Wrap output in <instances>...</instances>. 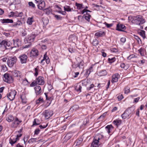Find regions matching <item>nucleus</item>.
Instances as JSON below:
<instances>
[{
  "instance_id": "nucleus-1",
  "label": "nucleus",
  "mask_w": 147,
  "mask_h": 147,
  "mask_svg": "<svg viewBox=\"0 0 147 147\" xmlns=\"http://www.w3.org/2000/svg\"><path fill=\"white\" fill-rule=\"evenodd\" d=\"M134 20H132L136 24L140 25L141 24H143L145 22V20L142 18V16L141 15H139L134 17Z\"/></svg>"
},
{
  "instance_id": "nucleus-2",
  "label": "nucleus",
  "mask_w": 147,
  "mask_h": 147,
  "mask_svg": "<svg viewBox=\"0 0 147 147\" xmlns=\"http://www.w3.org/2000/svg\"><path fill=\"white\" fill-rule=\"evenodd\" d=\"M134 109L133 108H131L126 110L124 113L121 115L122 118L125 119L129 117V115L134 111Z\"/></svg>"
},
{
  "instance_id": "nucleus-3",
  "label": "nucleus",
  "mask_w": 147,
  "mask_h": 147,
  "mask_svg": "<svg viewBox=\"0 0 147 147\" xmlns=\"http://www.w3.org/2000/svg\"><path fill=\"white\" fill-rule=\"evenodd\" d=\"M17 61V58L16 57H10L7 61V63L9 67H11L15 64Z\"/></svg>"
},
{
  "instance_id": "nucleus-4",
  "label": "nucleus",
  "mask_w": 147,
  "mask_h": 147,
  "mask_svg": "<svg viewBox=\"0 0 147 147\" xmlns=\"http://www.w3.org/2000/svg\"><path fill=\"white\" fill-rule=\"evenodd\" d=\"M36 36V35L33 32L29 35L28 37L24 39L25 43H30L31 42H33Z\"/></svg>"
},
{
  "instance_id": "nucleus-5",
  "label": "nucleus",
  "mask_w": 147,
  "mask_h": 147,
  "mask_svg": "<svg viewBox=\"0 0 147 147\" xmlns=\"http://www.w3.org/2000/svg\"><path fill=\"white\" fill-rule=\"evenodd\" d=\"M16 93L17 92L15 90L11 91L7 94V97L11 101L13 100L15 98Z\"/></svg>"
},
{
  "instance_id": "nucleus-6",
  "label": "nucleus",
  "mask_w": 147,
  "mask_h": 147,
  "mask_svg": "<svg viewBox=\"0 0 147 147\" xmlns=\"http://www.w3.org/2000/svg\"><path fill=\"white\" fill-rule=\"evenodd\" d=\"M28 57L27 55L25 54L20 55L19 57V58L21 63L22 64L26 63Z\"/></svg>"
},
{
  "instance_id": "nucleus-7",
  "label": "nucleus",
  "mask_w": 147,
  "mask_h": 147,
  "mask_svg": "<svg viewBox=\"0 0 147 147\" xmlns=\"http://www.w3.org/2000/svg\"><path fill=\"white\" fill-rule=\"evenodd\" d=\"M22 135V134H19L17 135L16 136V138L15 140H13L11 138H10L9 140V143L11 144V146H13L14 144L16 143L17 141L19 140V138L21 137Z\"/></svg>"
},
{
  "instance_id": "nucleus-8",
  "label": "nucleus",
  "mask_w": 147,
  "mask_h": 147,
  "mask_svg": "<svg viewBox=\"0 0 147 147\" xmlns=\"http://www.w3.org/2000/svg\"><path fill=\"white\" fill-rule=\"evenodd\" d=\"M14 120V122L12 123L11 125V127L13 128L17 127L19 124L22 122V121L19 120L17 117H16Z\"/></svg>"
},
{
  "instance_id": "nucleus-9",
  "label": "nucleus",
  "mask_w": 147,
  "mask_h": 147,
  "mask_svg": "<svg viewBox=\"0 0 147 147\" xmlns=\"http://www.w3.org/2000/svg\"><path fill=\"white\" fill-rule=\"evenodd\" d=\"M100 139V138L97 137H96L95 138H94L91 144V147H98V143Z\"/></svg>"
},
{
  "instance_id": "nucleus-10",
  "label": "nucleus",
  "mask_w": 147,
  "mask_h": 147,
  "mask_svg": "<svg viewBox=\"0 0 147 147\" xmlns=\"http://www.w3.org/2000/svg\"><path fill=\"white\" fill-rule=\"evenodd\" d=\"M38 51L36 49H33L30 53V56L32 57H36L38 55Z\"/></svg>"
},
{
  "instance_id": "nucleus-11",
  "label": "nucleus",
  "mask_w": 147,
  "mask_h": 147,
  "mask_svg": "<svg viewBox=\"0 0 147 147\" xmlns=\"http://www.w3.org/2000/svg\"><path fill=\"white\" fill-rule=\"evenodd\" d=\"M4 78L5 79V82L9 83L13 81L12 77L9 76V74L7 73H5L4 75Z\"/></svg>"
},
{
  "instance_id": "nucleus-12",
  "label": "nucleus",
  "mask_w": 147,
  "mask_h": 147,
  "mask_svg": "<svg viewBox=\"0 0 147 147\" xmlns=\"http://www.w3.org/2000/svg\"><path fill=\"white\" fill-rule=\"evenodd\" d=\"M36 83L39 85H43L45 83L43 78L41 76H39L36 78Z\"/></svg>"
},
{
  "instance_id": "nucleus-13",
  "label": "nucleus",
  "mask_w": 147,
  "mask_h": 147,
  "mask_svg": "<svg viewBox=\"0 0 147 147\" xmlns=\"http://www.w3.org/2000/svg\"><path fill=\"white\" fill-rule=\"evenodd\" d=\"M126 29V27L123 24H118L116 27V30L121 31H124V30Z\"/></svg>"
},
{
  "instance_id": "nucleus-14",
  "label": "nucleus",
  "mask_w": 147,
  "mask_h": 147,
  "mask_svg": "<svg viewBox=\"0 0 147 147\" xmlns=\"http://www.w3.org/2000/svg\"><path fill=\"white\" fill-rule=\"evenodd\" d=\"M13 45L15 47H19L21 46V41L19 39L16 38L15 39H13Z\"/></svg>"
},
{
  "instance_id": "nucleus-15",
  "label": "nucleus",
  "mask_w": 147,
  "mask_h": 147,
  "mask_svg": "<svg viewBox=\"0 0 147 147\" xmlns=\"http://www.w3.org/2000/svg\"><path fill=\"white\" fill-rule=\"evenodd\" d=\"M53 115V113L51 111L48 110H45V116L46 119H48L50 117Z\"/></svg>"
},
{
  "instance_id": "nucleus-16",
  "label": "nucleus",
  "mask_w": 147,
  "mask_h": 147,
  "mask_svg": "<svg viewBox=\"0 0 147 147\" xmlns=\"http://www.w3.org/2000/svg\"><path fill=\"white\" fill-rule=\"evenodd\" d=\"M12 75L14 77H20L22 75L21 73L18 70H14L12 72Z\"/></svg>"
},
{
  "instance_id": "nucleus-17",
  "label": "nucleus",
  "mask_w": 147,
  "mask_h": 147,
  "mask_svg": "<svg viewBox=\"0 0 147 147\" xmlns=\"http://www.w3.org/2000/svg\"><path fill=\"white\" fill-rule=\"evenodd\" d=\"M119 76L118 74L113 75L112 76V82H115L118 81V78Z\"/></svg>"
},
{
  "instance_id": "nucleus-18",
  "label": "nucleus",
  "mask_w": 147,
  "mask_h": 147,
  "mask_svg": "<svg viewBox=\"0 0 147 147\" xmlns=\"http://www.w3.org/2000/svg\"><path fill=\"white\" fill-rule=\"evenodd\" d=\"M34 89L37 95H39L41 93L42 90L40 86H37L34 88Z\"/></svg>"
},
{
  "instance_id": "nucleus-19",
  "label": "nucleus",
  "mask_w": 147,
  "mask_h": 147,
  "mask_svg": "<svg viewBox=\"0 0 147 147\" xmlns=\"http://www.w3.org/2000/svg\"><path fill=\"white\" fill-rule=\"evenodd\" d=\"M1 22L2 23H13V20L12 19H3L0 20Z\"/></svg>"
},
{
  "instance_id": "nucleus-20",
  "label": "nucleus",
  "mask_w": 147,
  "mask_h": 147,
  "mask_svg": "<svg viewBox=\"0 0 147 147\" xmlns=\"http://www.w3.org/2000/svg\"><path fill=\"white\" fill-rule=\"evenodd\" d=\"M38 4L37 5L38 8L40 9H43L45 6V3L44 1H42Z\"/></svg>"
},
{
  "instance_id": "nucleus-21",
  "label": "nucleus",
  "mask_w": 147,
  "mask_h": 147,
  "mask_svg": "<svg viewBox=\"0 0 147 147\" xmlns=\"http://www.w3.org/2000/svg\"><path fill=\"white\" fill-rule=\"evenodd\" d=\"M113 128V127L112 125H108L105 127V129L107 132L109 134Z\"/></svg>"
},
{
  "instance_id": "nucleus-22",
  "label": "nucleus",
  "mask_w": 147,
  "mask_h": 147,
  "mask_svg": "<svg viewBox=\"0 0 147 147\" xmlns=\"http://www.w3.org/2000/svg\"><path fill=\"white\" fill-rule=\"evenodd\" d=\"M1 45L0 46V47H2L3 48H5L6 47V46H9L8 45V42L5 40H3L1 42Z\"/></svg>"
},
{
  "instance_id": "nucleus-23",
  "label": "nucleus",
  "mask_w": 147,
  "mask_h": 147,
  "mask_svg": "<svg viewBox=\"0 0 147 147\" xmlns=\"http://www.w3.org/2000/svg\"><path fill=\"white\" fill-rule=\"evenodd\" d=\"M107 72L105 70H102L100 71L98 73V75L100 76H106L107 75Z\"/></svg>"
},
{
  "instance_id": "nucleus-24",
  "label": "nucleus",
  "mask_w": 147,
  "mask_h": 147,
  "mask_svg": "<svg viewBox=\"0 0 147 147\" xmlns=\"http://www.w3.org/2000/svg\"><path fill=\"white\" fill-rule=\"evenodd\" d=\"M83 17L84 18H85L88 22H89L90 21V18L91 17V16L89 13H88V12H86V14L84 15Z\"/></svg>"
},
{
  "instance_id": "nucleus-25",
  "label": "nucleus",
  "mask_w": 147,
  "mask_h": 147,
  "mask_svg": "<svg viewBox=\"0 0 147 147\" xmlns=\"http://www.w3.org/2000/svg\"><path fill=\"white\" fill-rule=\"evenodd\" d=\"M33 18V16L31 17L28 18L26 22L29 25H32V22H34Z\"/></svg>"
},
{
  "instance_id": "nucleus-26",
  "label": "nucleus",
  "mask_w": 147,
  "mask_h": 147,
  "mask_svg": "<svg viewBox=\"0 0 147 147\" xmlns=\"http://www.w3.org/2000/svg\"><path fill=\"white\" fill-rule=\"evenodd\" d=\"M78 67L80 69H82L83 68L84 62L82 61H81L77 63Z\"/></svg>"
},
{
  "instance_id": "nucleus-27",
  "label": "nucleus",
  "mask_w": 147,
  "mask_h": 147,
  "mask_svg": "<svg viewBox=\"0 0 147 147\" xmlns=\"http://www.w3.org/2000/svg\"><path fill=\"white\" fill-rule=\"evenodd\" d=\"M83 139L82 138H79L78 140H76L74 144H76V146L80 145L82 142Z\"/></svg>"
},
{
  "instance_id": "nucleus-28",
  "label": "nucleus",
  "mask_w": 147,
  "mask_h": 147,
  "mask_svg": "<svg viewBox=\"0 0 147 147\" xmlns=\"http://www.w3.org/2000/svg\"><path fill=\"white\" fill-rule=\"evenodd\" d=\"M105 33L104 32L101 31L98 32L96 33L95 34V36L98 37H99L102 36Z\"/></svg>"
},
{
  "instance_id": "nucleus-29",
  "label": "nucleus",
  "mask_w": 147,
  "mask_h": 147,
  "mask_svg": "<svg viewBox=\"0 0 147 147\" xmlns=\"http://www.w3.org/2000/svg\"><path fill=\"white\" fill-rule=\"evenodd\" d=\"M42 21L45 26H46L49 23V20L47 18H42Z\"/></svg>"
},
{
  "instance_id": "nucleus-30",
  "label": "nucleus",
  "mask_w": 147,
  "mask_h": 147,
  "mask_svg": "<svg viewBox=\"0 0 147 147\" xmlns=\"http://www.w3.org/2000/svg\"><path fill=\"white\" fill-rule=\"evenodd\" d=\"M20 98L22 100V102L24 103H26V99L25 95L24 94H22V95H21L20 96Z\"/></svg>"
},
{
  "instance_id": "nucleus-31",
  "label": "nucleus",
  "mask_w": 147,
  "mask_h": 147,
  "mask_svg": "<svg viewBox=\"0 0 147 147\" xmlns=\"http://www.w3.org/2000/svg\"><path fill=\"white\" fill-rule=\"evenodd\" d=\"M121 120L116 119L113 121V123L115 125L118 126V125L121 124Z\"/></svg>"
},
{
  "instance_id": "nucleus-32",
  "label": "nucleus",
  "mask_w": 147,
  "mask_h": 147,
  "mask_svg": "<svg viewBox=\"0 0 147 147\" xmlns=\"http://www.w3.org/2000/svg\"><path fill=\"white\" fill-rule=\"evenodd\" d=\"M14 117L11 115H9L8 116L7 120L9 122H10L14 120Z\"/></svg>"
},
{
  "instance_id": "nucleus-33",
  "label": "nucleus",
  "mask_w": 147,
  "mask_h": 147,
  "mask_svg": "<svg viewBox=\"0 0 147 147\" xmlns=\"http://www.w3.org/2000/svg\"><path fill=\"white\" fill-rule=\"evenodd\" d=\"M82 86L80 85H77L75 86V89L77 92H80L81 91Z\"/></svg>"
},
{
  "instance_id": "nucleus-34",
  "label": "nucleus",
  "mask_w": 147,
  "mask_h": 147,
  "mask_svg": "<svg viewBox=\"0 0 147 147\" xmlns=\"http://www.w3.org/2000/svg\"><path fill=\"white\" fill-rule=\"evenodd\" d=\"M1 71L5 72L7 70V68L5 65H1Z\"/></svg>"
},
{
  "instance_id": "nucleus-35",
  "label": "nucleus",
  "mask_w": 147,
  "mask_h": 147,
  "mask_svg": "<svg viewBox=\"0 0 147 147\" xmlns=\"http://www.w3.org/2000/svg\"><path fill=\"white\" fill-rule=\"evenodd\" d=\"M76 5L77 6V9H81L84 7H82V5L81 4L78 3H76Z\"/></svg>"
},
{
  "instance_id": "nucleus-36",
  "label": "nucleus",
  "mask_w": 147,
  "mask_h": 147,
  "mask_svg": "<svg viewBox=\"0 0 147 147\" xmlns=\"http://www.w3.org/2000/svg\"><path fill=\"white\" fill-rule=\"evenodd\" d=\"M36 104H38L40 102H44L43 98L41 97H40L38 99L36 100Z\"/></svg>"
},
{
  "instance_id": "nucleus-37",
  "label": "nucleus",
  "mask_w": 147,
  "mask_h": 147,
  "mask_svg": "<svg viewBox=\"0 0 147 147\" xmlns=\"http://www.w3.org/2000/svg\"><path fill=\"white\" fill-rule=\"evenodd\" d=\"M13 1L11 3V5L14 4H19L20 2L21 1L20 0H13Z\"/></svg>"
},
{
  "instance_id": "nucleus-38",
  "label": "nucleus",
  "mask_w": 147,
  "mask_h": 147,
  "mask_svg": "<svg viewBox=\"0 0 147 147\" xmlns=\"http://www.w3.org/2000/svg\"><path fill=\"white\" fill-rule=\"evenodd\" d=\"M130 88L128 86L126 87L125 88V92L124 93L125 94H127L129 93L130 92Z\"/></svg>"
},
{
  "instance_id": "nucleus-39",
  "label": "nucleus",
  "mask_w": 147,
  "mask_h": 147,
  "mask_svg": "<svg viewBox=\"0 0 147 147\" xmlns=\"http://www.w3.org/2000/svg\"><path fill=\"white\" fill-rule=\"evenodd\" d=\"M64 10L67 11H70L71 9L69 6L66 5L64 7Z\"/></svg>"
},
{
  "instance_id": "nucleus-40",
  "label": "nucleus",
  "mask_w": 147,
  "mask_h": 147,
  "mask_svg": "<svg viewBox=\"0 0 147 147\" xmlns=\"http://www.w3.org/2000/svg\"><path fill=\"white\" fill-rule=\"evenodd\" d=\"M109 62L110 63H112L114 62L115 61V58L113 57L111 58H109L108 59Z\"/></svg>"
},
{
  "instance_id": "nucleus-41",
  "label": "nucleus",
  "mask_w": 147,
  "mask_h": 147,
  "mask_svg": "<svg viewBox=\"0 0 147 147\" xmlns=\"http://www.w3.org/2000/svg\"><path fill=\"white\" fill-rule=\"evenodd\" d=\"M140 35L144 38L146 37L145 36V31L144 30H142L140 32Z\"/></svg>"
},
{
  "instance_id": "nucleus-42",
  "label": "nucleus",
  "mask_w": 147,
  "mask_h": 147,
  "mask_svg": "<svg viewBox=\"0 0 147 147\" xmlns=\"http://www.w3.org/2000/svg\"><path fill=\"white\" fill-rule=\"evenodd\" d=\"M54 17L57 20H61L62 19V17L61 16H60L54 14Z\"/></svg>"
},
{
  "instance_id": "nucleus-43",
  "label": "nucleus",
  "mask_w": 147,
  "mask_h": 147,
  "mask_svg": "<svg viewBox=\"0 0 147 147\" xmlns=\"http://www.w3.org/2000/svg\"><path fill=\"white\" fill-rule=\"evenodd\" d=\"M36 121H38V119H35L33 121V123L32 126L36 125L39 124V123H37Z\"/></svg>"
},
{
  "instance_id": "nucleus-44",
  "label": "nucleus",
  "mask_w": 147,
  "mask_h": 147,
  "mask_svg": "<svg viewBox=\"0 0 147 147\" xmlns=\"http://www.w3.org/2000/svg\"><path fill=\"white\" fill-rule=\"evenodd\" d=\"M36 80L34 81L32 83L30 84V86L31 87H34L36 86L37 84L36 83Z\"/></svg>"
},
{
  "instance_id": "nucleus-45",
  "label": "nucleus",
  "mask_w": 147,
  "mask_h": 147,
  "mask_svg": "<svg viewBox=\"0 0 147 147\" xmlns=\"http://www.w3.org/2000/svg\"><path fill=\"white\" fill-rule=\"evenodd\" d=\"M28 5L29 6H31L33 8L35 7V5L32 2H28Z\"/></svg>"
},
{
  "instance_id": "nucleus-46",
  "label": "nucleus",
  "mask_w": 147,
  "mask_h": 147,
  "mask_svg": "<svg viewBox=\"0 0 147 147\" xmlns=\"http://www.w3.org/2000/svg\"><path fill=\"white\" fill-rule=\"evenodd\" d=\"M98 41L96 39H95L94 40L93 42H92V44L94 46H96L97 45L98 43Z\"/></svg>"
},
{
  "instance_id": "nucleus-47",
  "label": "nucleus",
  "mask_w": 147,
  "mask_h": 147,
  "mask_svg": "<svg viewBox=\"0 0 147 147\" xmlns=\"http://www.w3.org/2000/svg\"><path fill=\"white\" fill-rule=\"evenodd\" d=\"M36 138H32L29 140L28 142L30 143L31 142H34L36 141Z\"/></svg>"
},
{
  "instance_id": "nucleus-48",
  "label": "nucleus",
  "mask_w": 147,
  "mask_h": 147,
  "mask_svg": "<svg viewBox=\"0 0 147 147\" xmlns=\"http://www.w3.org/2000/svg\"><path fill=\"white\" fill-rule=\"evenodd\" d=\"M34 71H35V73H34V76H37L38 74V69L36 67L34 69Z\"/></svg>"
},
{
  "instance_id": "nucleus-49",
  "label": "nucleus",
  "mask_w": 147,
  "mask_h": 147,
  "mask_svg": "<svg viewBox=\"0 0 147 147\" xmlns=\"http://www.w3.org/2000/svg\"><path fill=\"white\" fill-rule=\"evenodd\" d=\"M117 98H118L119 100H121L123 98V95L122 94H121L120 95H119L117 97Z\"/></svg>"
},
{
  "instance_id": "nucleus-50",
  "label": "nucleus",
  "mask_w": 147,
  "mask_h": 147,
  "mask_svg": "<svg viewBox=\"0 0 147 147\" xmlns=\"http://www.w3.org/2000/svg\"><path fill=\"white\" fill-rule=\"evenodd\" d=\"M40 130L38 129H37L34 131V134L38 135L40 132Z\"/></svg>"
},
{
  "instance_id": "nucleus-51",
  "label": "nucleus",
  "mask_w": 147,
  "mask_h": 147,
  "mask_svg": "<svg viewBox=\"0 0 147 147\" xmlns=\"http://www.w3.org/2000/svg\"><path fill=\"white\" fill-rule=\"evenodd\" d=\"M105 24L107 28H110L113 25L112 24H109L106 22H105Z\"/></svg>"
},
{
  "instance_id": "nucleus-52",
  "label": "nucleus",
  "mask_w": 147,
  "mask_h": 147,
  "mask_svg": "<svg viewBox=\"0 0 147 147\" xmlns=\"http://www.w3.org/2000/svg\"><path fill=\"white\" fill-rule=\"evenodd\" d=\"M45 94L46 96V100H52L53 98H52V97H50V98H48V97L46 93H45Z\"/></svg>"
},
{
  "instance_id": "nucleus-53",
  "label": "nucleus",
  "mask_w": 147,
  "mask_h": 147,
  "mask_svg": "<svg viewBox=\"0 0 147 147\" xmlns=\"http://www.w3.org/2000/svg\"><path fill=\"white\" fill-rule=\"evenodd\" d=\"M71 137V136H69V134H67L65 137V138L66 139H69Z\"/></svg>"
},
{
  "instance_id": "nucleus-54",
  "label": "nucleus",
  "mask_w": 147,
  "mask_h": 147,
  "mask_svg": "<svg viewBox=\"0 0 147 147\" xmlns=\"http://www.w3.org/2000/svg\"><path fill=\"white\" fill-rule=\"evenodd\" d=\"M48 124H47L46 125H40L39 126V127L41 129H42L45 128L46 127H47L48 126Z\"/></svg>"
},
{
  "instance_id": "nucleus-55",
  "label": "nucleus",
  "mask_w": 147,
  "mask_h": 147,
  "mask_svg": "<svg viewBox=\"0 0 147 147\" xmlns=\"http://www.w3.org/2000/svg\"><path fill=\"white\" fill-rule=\"evenodd\" d=\"M140 99V97H138L137 98H135L134 99V101L133 102L134 103L135 102V103H137L138 102V101L139 100V99Z\"/></svg>"
},
{
  "instance_id": "nucleus-56",
  "label": "nucleus",
  "mask_w": 147,
  "mask_h": 147,
  "mask_svg": "<svg viewBox=\"0 0 147 147\" xmlns=\"http://www.w3.org/2000/svg\"><path fill=\"white\" fill-rule=\"evenodd\" d=\"M126 41V38L125 37H122L121 39V41L123 43H124Z\"/></svg>"
},
{
  "instance_id": "nucleus-57",
  "label": "nucleus",
  "mask_w": 147,
  "mask_h": 147,
  "mask_svg": "<svg viewBox=\"0 0 147 147\" xmlns=\"http://www.w3.org/2000/svg\"><path fill=\"white\" fill-rule=\"evenodd\" d=\"M134 55H129V57H127V59L128 60H130L131 59L134 57Z\"/></svg>"
},
{
  "instance_id": "nucleus-58",
  "label": "nucleus",
  "mask_w": 147,
  "mask_h": 147,
  "mask_svg": "<svg viewBox=\"0 0 147 147\" xmlns=\"http://www.w3.org/2000/svg\"><path fill=\"white\" fill-rule=\"evenodd\" d=\"M111 51L114 52H117L118 51V50L116 48H113L111 49Z\"/></svg>"
},
{
  "instance_id": "nucleus-59",
  "label": "nucleus",
  "mask_w": 147,
  "mask_h": 147,
  "mask_svg": "<svg viewBox=\"0 0 147 147\" xmlns=\"http://www.w3.org/2000/svg\"><path fill=\"white\" fill-rule=\"evenodd\" d=\"M49 57H48L47 55L46 54V53L44 55V57L43 58V59L45 60H46L48 58V59Z\"/></svg>"
},
{
  "instance_id": "nucleus-60",
  "label": "nucleus",
  "mask_w": 147,
  "mask_h": 147,
  "mask_svg": "<svg viewBox=\"0 0 147 147\" xmlns=\"http://www.w3.org/2000/svg\"><path fill=\"white\" fill-rule=\"evenodd\" d=\"M107 113L106 112H105L99 118L104 117L106 116Z\"/></svg>"
},
{
  "instance_id": "nucleus-61",
  "label": "nucleus",
  "mask_w": 147,
  "mask_h": 147,
  "mask_svg": "<svg viewBox=\"0 0 147 147\" xmlns=\"http://www.w3.org/2000/svg\"><path fill=\"white\" fill-rule=\"evenodd\" d=\"M23 15V13L22 12H20L18 13V15L16 16V17H21Z\"/></svg>"
},
{
  "instance_id": "nucleus-62",
  "label": "nucleus",
  "mask_w": 147,
  "mask_h": 147,
  "mask_svg": "<svg viewBox=\"0 0 147 147\" xmlns=\"http://www.w3.org/2000/svg\"><path fill=\"white\" fill-rule=\"evenodd\" d=\"M94 86V85L93 84H91L90 86L88 88H87V89L88 90H90Z\"/></svg>"
},
{
  "instance_id": "nucleus-63",
  "label": "nucleus",
  "mask_w": 147,
  "mask_h": 147,
  "mask_svg": "<svg viewBox=\"0 0 147 147\" xmlns=\"http://www.w3.org/2000/svg\"><path fill=\"white\" fill-rule=\"evenodd\" d=\"M69 51L71 53H73L74 52V50L73 49L69 48L68 49Z\"/></svg>"
},
{
  "instance_id": "nucleus-64",
  "label": "nucleus",
  "mask_w": 147,
  "mask_h": 147,
  "mask_svg": "<svg viewBox=\"0 0 147 147\" xmlns=\"http://www.w3.org/2000/svg\"><path fill=\"white\" fill-rule=\"evenodd\" d=\"M79 72H77L74 73L75 75L73 76L74 78H76L77 77L78 75L79 74Z\"/></svg>"
}]
</instances>
